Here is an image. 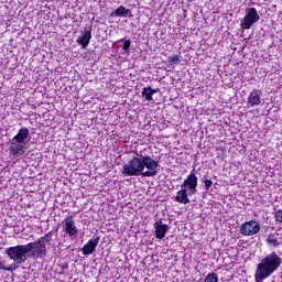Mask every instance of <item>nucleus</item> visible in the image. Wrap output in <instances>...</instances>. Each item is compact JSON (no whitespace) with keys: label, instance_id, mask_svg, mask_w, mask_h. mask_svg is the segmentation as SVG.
I'll return each mask as SVG.
<instances>
[{"label":"nucleus","instance_id":"nucleus-1","mask_svg":"<svg viewBox=\"0 0 282 282\" xmlns=\"http://www.w3.org/2000/svg\"><path fill=\"white\" fill-rule=\"evenodd\" d=\"M158 166L160 162L153 158L145 155L143 158L132 156L128 164L123 165L122 173L128 177H155L158 175Z\"/></svg>","mask_w":282,"mask_h":282},{"label":"nucleus","instance_id":"nucleus-2","mask_svg":"<svg viewBox=\"0 0 282 282\" xmlns=\"http://www.w3.org/2000/svg\"><path fill=\"white\" fill-rule=\"evenodd\" d=\"M279 268H281V257L273 251L271 254L263 258L260 263H258L254 273V281H265V279L272 276V274H274Z\"/></svg>","mask_w":282,"mask_h":282},{"label":"nucleus","instance_id":"nucleus-3","mask_svg":"<svg viewBox=\"0 0 282 282\" xmlns=\"http://www.w3.org/2000/svg\"><path fill=\"white\" fill-rule=\"evenodd\" d=\"M53 231L46 232L44 236L37 238L33 242L26 243L29 250V257H35L36 259H45L47 257V246L52 243Z\"/></svg>","mask_w":282,"mask_h":282},{"label":"nucleus","instance_id":"nucleus-4","mask_svg":"<svg viewBox=\"0 0 282 282\" xmlns=\"http://www.w3.org/2000/svg\"><path fill=\"white\" fill-rule=\"evenodd\" d=\"M6 254L14 262L12 265L20 267L28 261V254H30V251L28 250V245H17L14 247L7 248Z\"/></svg>","mask_w":282,"mask_h":282},{"label":"nucleus","instance_id":"nucleus-5","mask_svg":"<svg viewBox=\"0 0 282 282\" xmlns=\"http://www.w3.org/2000/svg\"><path fill=\"white\" fill-rule=\"evenodd\" d=\"M261 232V224L257 220H249L240 226V235L243 237H254Z\"/></svg>","mask_w":282,"mask_h":282},{"label":"nucleus","instance_id":"nucleus-6","mask_svg":"<svg viewBox=\"0 0 282 282\" xmlns=\"http://www.w3.org/2000/svg\"><path fill=\"white\" fill-rule=\"evenodd\" d=\"M260 17L257 12L256 8H249L247 10L246 15L243 17L242 21L240 22V29L241 30H250L257 21H259Z\"/></svg>","mask_w":282,"mask_h":282},{"label":"nucleus","instance_id":"nucleus-7","mask_svg":"<svg viewBox=\"0 0 282 282\" xmlns=\"http://www.w3.org/2000/svg\"><path fill=\"white\" fill-rule=\"evenodd\" d=\"M181 186L182 188L189 191V195H195V193H197V175H195V170L189 172Z\"/></svg>","mask_w":282,"mask_h":282},{"label":"nucleus","instance_id":"nucleus-8","mask_svg":"<svg viewBox=\"0 0 282 282\" xmlns=\"http://www.w3.org/2000/svg\"><path fill=\"white\" fill-rule=\"evenodd\" d=\"M98 243H100L99 236H95L89 239L82 249L84 257H89V254H94V252H96V248H98Z\"/></svg>","mask_w":282,"mask_h":282},{"label":"nucleus","instance_id":"nucleus-9","mask_svg":"<svg viewBox=\"0 0 282 282\" xmlns=\"http://www.w3.org/2000/svg\"><path fill=\"white\" fill-rule=\"evenodd\" d=\"M63 224L68 237H76L78 235V227H76V224L74 223V216H67Z\"/></svg>","mask_w":282,"mask_h":282},{"label":"nucleus","instance_id":"nucleus-10","mask_svg":"<svg viewBox=\"0 0 282 282\" xmlns=\"http://www.w3.org/2000/svg\"><path fill=\"white\" fill-rule=\"evenodd\" d=\"M247 105H249V107H257L261 105V90L253 89L247 99Z\"/></svg>","mask_w":282,"mask_h":282},{"label":"nucleus","instance_id":"nucleus-11","mask_svg":"<svg viewBox=\"0 0 282 282\" xmlns=\"http://www.w3.org/2000/svg\"><path fill=\"white\" fill-rule=\"evenodd\" d=\"M28 138H30V129H28L26 127H22L12 140L18 144H24Z\"/></svg>","mask_w":282,"mask_h":282},{"label":"nucleus","instance_id":"nucleus-12","mask_svg":"<svg viewBox=\"0 0 282 282\" xmlns=\"http://www.w3.org/2000/svg\"><path fill=\"white\" fill-rule=\"evenodd\" d=\"M155 239H164L166 232H169V225H162V220L154 224Z\"/></svg>","mask_w":282,"mask_h":282},{"label":"nucleus","instance_id":"nucleus-13","mask_svg":"<svg viewBox=\"0 0 282 282\" xmlns=\"http://www.w3.org/2000/svg\"><path fill=\"white\" fill-rule=\"evenodd\" d=\"M9 152L11 155H23V153H25V148L23 147V143H17V141L12 139Z\"/></svg>","mask_w":282,"mask_h":282},{"label":"nucleus","instance_id":"nucleus-14","mask_svg":"<svg viewBox=\"0 0 282 282\" xmlns=\"http://www.w3.org/2000/svg\"><path fill=\"white\" fill-rule=\"evenodd\" d=\"M175 202L178 204H191V199L188 198V192L184 188L176 192Z\"/></svg>","mask_w":282,"mask_h":282},{"label":"nucleus","instance_id":"nucleus-15","mask_svg":"<svg viewBox=\"0 0 282 282\" xmlns=\"http://www.w3.org/2000/svg\"><path fill=\"white\" fill-rule=\"evenodd\" d=\"M90 41H91V28L85 31L84 34L77 39L78 45H82L83 48L87 47Z\"/></svg>","mask_w":282,"mask_h":282},{"label":"nucleus","instance_id":"nucleus-16","mask_svg":"<svg viewBox=\"0 0 282 282\" xmlns=\"http://www.w3.org/2000/svg\"><path fill=\"white\" fill-rule=\"evenodd\" d=\"M112 17H133V14L131 13V10L127 9L123 6H120L119 8H117L113 12H112Z\"/></svg>","mask_w":282,"mask_h":282},{"label":"nucleus","instance_id":"nucleus-17","mask_svg":"<svg viewBox=\"0 0 282 282\" xmlns=\"http://www.w3.org/2000/svg\"><path fill=\"white\" fill-rule=\"evenodd\" d=\"M154 94H156V90L152 89L151 86H148L142 89L141 96L142 98H144V100L151 102V100H153Z\"/></svg>","mask_w":282,"mask_h":282},{"label":"nucleus","instance_id":"nucleus-18","mask_svg":"<svg viewBox=\"0 0 282 282\" xmlns=\"http://www.w3.org/2000/svg\"><path fill=\"white\" fill-rule=\"evenodd\" d=\"M19 265L17 264H10L9 267L6 265V262L0 261V270H4L6 272H12L14 270H18Z\"/></svg>","mask_w":282,"mask_h":282},{"label":"nucleus","instance_id":"nucleus-19","mask_svg":"<svg viewBox=\"0 0 282 282\" xmlns=\"http://www.w3.org/2000/svg\"><path fill=\"white\" fill-rule=\"evenodd\" d=\"M267 243L269 246H279V239L276 238V236H274V234H270L267 238Z\"/></svg>","mask_w":282,"mask_h":282},{"label":"nucleus","instance_id":"nucleus-20","mask_svg":"<svg viewBox=\"0 0 282 282\" xmlns=\"http://www.w3.org/2000/svg\"><path fill=\"white\" fill-rule=\"evenodd\" d=\"M181 58H182V56L174 54V55L167 57V63L171 66L177 65V64H180Z\"/></svg>","mask_w":282,"mask_h":282},{"label":"nucleus","instance_id":"nucleus-21","mask_svg":"<svg viewBox=\"0 0 282 282\" xmlns=\"http://www.w3.org/2000/svg\"><path fill=\"white\" fill-rule=\"evenodd\" d=\"M204 282H219V278L217 276V273L212 272L206 275Z\"/></svg>","mask_w":282,"mask_h":282},{"label":"nucleus","instance_id":"nucleus-22","mask_svg":"<svg viewBox=\"0 0 282 282\" xmlns=\"http://www.w3.org/2000/svg\"><path fill=\"white\" fill-rule=\"evenodd\" d=\"M202 182L205 183V189L210 191V188L213 187V180L206 178V175H205Z\"/></svg>","mask_w":282,"mask_h":282},{"label":"nucleus","instance_id":"nucleus-23","mask_svg":"<svg viewBox=\"0 0 282 282\" xmlns=\"http://www.w3.org/2000/svg\"><path fill=\"white\" fill-rule=\"evenodd\" d=\"M274 219L275 221H278L279 224H282V209H278L274 213Z\"/></svg>","mask_w":282,"mask_h":282},{"label":"nucleus","instance_id":"nucleus-24","mask_svg":"<svg viewBox=\"0 0 282 282\" xmlns=\"http://www.w3.org/2000/svg\"><path fill=\"white\" fill-rule=\"evenodd\" d=\"M123 52H129L131 50V40H126L123 45H122Z\"/></svg>","mask_w":282,"mask_h":282}]
</instances>
